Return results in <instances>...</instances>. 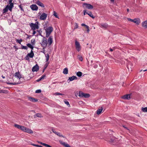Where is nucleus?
<instances>
[{
    "mask_svg": "<svg viewBox=\"0 0 147 147\" xmlns=\"http://www.w3.org/2000/svg\"><path fill=\"white\" fill-rule=\"evenodd\" d=\"M53 42V37L52 36H50L47 40L46 37H43L40 43L41 46L44 49L47 47H49L51 45Z\"/></svg>",
    "mask_w": 147,
    "mask_h": 147,
    "instance_id": "nucleus-1",
    "label": "nucleus"
},
{
    "mask_svg": "<svg viewBox=\"0 0 147 147\" xmlns=\"http://www.w3.org/2000/svg\"><path fill=\"white\" fill-rule=\"evenodd\" d=\"M13 0H9V3L8 5H6L5 8L3 9V13H5L9 10L10 11H11L12 8L14 7V4L12 2Z\"/></svg>",
    "mask_w": 147,
    "mask_h": 147,
    "instance_id": "nucleus-2",
    "label": "nucleus"
},
{
    "mask_svg": "<svg viewBox=\"0 0 147 147\" xmlns=\"http://www.w3.org/2000/svg\"><path fill=\"white\" fill-rule=\"evenodd\" d=\"M53 28L52 26H49L45 29L46 32V37H48L51 33L52 32Z\"/></svg>",
    "mask_w": 147,
    "mask_h": 147,
    "instance_id": "nucleus-3",
    "label": "nucleus"
},
{
    "mask_svg": "<svg viewBox=\"0 0 147 147\" xmlns=\"http://www.w3.org/2000/svg\"><path fill=\"white\" fill-rule=\"evenodd\" d=\"M38 22H36L35 23H31L30 24V26L31 29L33 30H35L36 29H38L39 27L38 25Z\"/></svg>",
    "mask_w": 147,
    "mask_h": 147,
    "instance_id": "nucleus-4",
    "label": "nucleus"
},
{
    "mask_svg": "<svg viewBox=\"0 0 147 147\" xmlns=\"http://www.w3.org/2000/svg\"><path fill=\"white\" fill-rule=\"evenodd\" d=\"M83 7L85 9H92L93 8V6L90 4L86 3H83Z\"/></svg>",
    "mask_w": 147,
    "mask_h": 147,
    "instance_id": "nucleus-5",
    "label": "nucleus"
},
{
    "mask_svg": "<svg viewBox=\"0 0 147 147\" xmlns=\"http://www.w3.org/2000/svg\"><path fill=\"white\" fill-rule=\"evenodd\" d=\"M14 126L15 127L23 131L24 132L25 131V130H26V127L22 126L19 125H18L17 124H15L14 125Z\"/></svg>",
    "mask_w": 147,
    "mask_h": 147,
    "instance_id": "nucleus-6",
    "label": "nucleus"
},
{
    "mask_svg": "<svg viewBox=\"0 0 147 147\" xmlns=\"http://www.w3.org/2000/svg\"><path fill=\"white\" fill-rule=\"evenodd\" d=\"M79 96L81 97H85L86 98H88L90 97V95L88 94L82 92H79Z\"/></svg>",
    "mask_w": 147,
    "mask_h": 147,
    "instance_id": "nucleus-7",
    "label": "nucleus"
},
{
    "mask_svg": "<svg viewBox=\"0 0 147 147\" xmlns=\"http://www.w3.org/2000/svg\"><path fill=\"white\" fill-rule=\"evenodd\" d=\"M75 45L77 50L78 52L80 51L81 49V47L79 42L77 40H76L75 41Z\"/></svg>",
    "mask_w": 147,
    "mask_h": 147,
    "instance_id": "nucleus-8",
    "label": "nucleus"
},
{
    "mask_svg": "<svg viewBox=\"0 0 147 147\" xmlns=\"http://www.w3.org/2000/svg\"><path fill=\"white\" fill-rule=\"evenodd\" d=\"M128 21H131L136 23L137 25H139L140 23V21L139 19H135L132 20L129 18H127Z\"/></svg>",
    "mask_w": 147,
    "mask_h": 147,
    "instance_id": "nucleus-9",
    "label": "nucleus"
},
{
    "mask_svg": "<svg viewBox=\"0 0 147 147\" xmlns=\"http://www.w3.org/2000/svg\"><path fill=\"white\" fill-rule=\"evenodd\" d=\"M47 14L45 13H42L40 16V19L41 20H44L46 19Z\"/></svg>",
    "mask_w": 147,
    "mask_h": 147,
    "instance_id": "nucleus-10",
    "label": "nucleus"
},
{
    "mask_svg": "<svg viewBox=\"0 0 147 147\" xmlns=\"http://www.w3.org/2000/svg\"><path fill=\"white\" fill-rule=\"evenodd\" d=\"M99 26L101 28L104 29H106L108 26V24L106 23L100 24Z\"/></svg>",
    "mask_w": 147,
    "mask_h": 147,
    "instance_id": "nucleus-11",
    "label": "nucleus"
},
{
    "mask_svg": "<svg viewBox=\"0 0 147 147\" xmlns=\"http://www.w3.org/2000/svg\"><path fill=\"white\" fill-rule=\"evenodd\" d=\"M31 9L33 11H37L38 10V7L35 4H32L30 7Z\"/></svg>",
    "mask_w": 147,
    "mask_h": 147,
    "instance_id": "nucleus-12",
    "label": "nucleus"
},
{
    "mask_svg": "<svg viewBox=\"0 0 147 147\" xmlns=\"http://www.w3.org/2000/svg\"><path fill=\"white\" fill-rule=\"evenodd\" d=\"M39 69V68L38 65L36 64L33 67L32 71L33 72L37 71Z\"/></svg>",
    "mask_w": 147,
    "mask_h": 147,
    "instance_id": "nucleus-13",
    "label": "nucleus"
},
{
    "mask_svg": "<svg viewBox=\"0 0 147 147\" xmlns=\"http://www.w3.org/2000/svg\"><path fill=\"white\" fill-rule=\"evenodd\" d=\"M14 76L16 78H18L19 79H20L22 78V76L19 71L16 72Z\"/></svg>",
    "mask_w": 147,
    "mask_h": 147,
    "instance_id": "nucleus-14",
    "label": "nucleus"
},
{
    "mask_svg": "<svg viewBox=\"0 0 147 147\" xmlns=\"http://www.w3.org/2000/svg\"><path fill=\"white\" fill-rule=\"evenodd\" d=\"M28 100L33 102H36L38 101V99L31 97H28Z\"/></svg>",
    "mask_w": 147,
    "mask_h": 147,
    "instance_id": "nucleus-15",
    "label": "nucleus"
},
{
    "mask_svg": "<svg viewBox=\"0 0 147 147\" xmlns=\"http://www.w3.org/2000/svg\"><path fill=\"white\" fill-rule=\"evenodd\" d=\"M24 132L30 134L33 133V131L31 129L27 127H26Z\"/></svg>",
    "mask_w": 147,
    "mask_h": 147,
    "instance_id": "nucleus-16",
    "label": "nucleus"
},
{
    "mask_svg": "<svg viewBox=\"0 0 147 147\" xmlns=\"http://www.w3.org/2000/svg\"><path fill=\"white\" fill-rule=\"evenodd\" d=\"M36 3L38 5L41 6L42 7L44 8L45 6L44 4L41 2L40 1L38 0L36 2Z\"/></svg>",
    "mask_w": 147,
    "mask_h": 147,
    "instance_id": "nucleus-17",
    "label": "nucleus"
},
{
    "mask_svg": "<svg viewBox=\"0 0 147 147\" xmlns=\"http://www.w3.org/2000/svg\"><path fill=\"white\" fill-rule=\"evenodd\" d=\"M59 142L65 147H71L69 144L65 143V142H63L61 141H59Z\"/></svg>",
    "mask_w": 147,
    "mask_h": 147,
    "instance_id": "nucleus-18",
    "label": "nucleus"
},
{
    "mask_svg": "<svg viewBox=\"0 0 147 147\" xmlns=\"http://www.w3.org/2000/svg\"><path fill=\"white\" fill-rule=\"evenodd\" d=\"M142 26L145 28H147V20L142 23Z\"/></svg>",
    "mask_w": 147,
    "mask_h": 147,
    "instance_id": "nucleus-19",
    "label": "nucleus"
},
{
    "mask_svg": "<svg viewBox=\"0 0 147 147\" xmlns=\"http://www.w3.org/2000/svg\"><path fill=\"white\" fill-rule=\"evenodd\" d=\"M122 98L124 99H129L130 98V94H126L122 96Z\"/></svg>",
    "mask_w": 147,
    "mask_h": 147,
    "instance_id": "nucleus-20",
    "label": "nucleus"
},
{
    "mask_svg": "<svg viewBox=\"0 0 147 147\" xmlns=\"http://www.w3.org/2000/svg\"><path fill=\"white\" fill-rule=\"evenodd\" d=\"M30 57L32 58L33 57L34 55V54L32 51L31 50V52L30 53H28L27 55Z\"/></svg>",
    "mask_w": 147,
    "mask_h": 147,
    "instance_id": "nucleus-21",
    "label": "nucleus"
},
{
    "mask_svg": "<svg viewBox=\"0 0 147 147\" xmlns=\"http://www.w3.org/2000/svg\"><path fill=\"white\" fill-rule=\"evenodd\" d=\"M78 79L75 76H73L72 77H69V80L70 81H71L74 80H77Z\"/></svg>",
    "mask_w": 147,
    "mask_h": 147,
    "instance_id": "nucleus-22",
    "label": "nucleus"
},
{
    "mask_svg": "<svg viewBox=\"0 0 147 147\" xmlns=\"http://www.w3.org/2000/svg\"><path fill=\"white\" fill-rule=\"evenodd\" d=\"M103 109L102 108V107H101L100 108L98 109L97 110V114L98 115L100 114L101 113Z\"/></svg>",
    "mask_w": 147,
    "mask_h": 147,
    "instance_id": "nucleus-23",
    "label": "nucleus"
},
{
    "mask_svg": "<svg viewBox=\"0 0 147 147\" xmlns=\"http://www.w3.org/2000/svg\"><path fill=\"white\" fill-rule=\"evenodd\" d=\"M68 68L66 67L63 69V73L64 74H67L68 73Z\"/></svg>",
    "mask_w": 147,
    "mask_h": 147,
    "instance_id": "nucleus-24",
    "label": "nucleus"
},
{
    "mask_svg": "<svg viewBox=\"0 0 147 147\" xmlns=\"http://www.w3.org/2000/svg\"><path fill=\"white\" fill-rule=\"evenodd\" d=\"M39 143H40L42 145L47 147H52L51 146L45 143H43L41 142H39Z\"/></svg>",
    "mask_w": 147,
    "mask_h": 147,
    "instance_id": "nucleus-25",
    "label": "nucleus"
},
{
    "mask_svg": "<svg viewBox=\"0 0 147 147\" xmlns=\"http://www.w3.org/2000/svg\"><path fill=\"white\" fill-rule=\"evenodd\" d=\"M23 5H24L22 4H21L18 5V7L20 8L21 10L23 11H24V9H23Z\"/></svg>",
    "mask_w": 147,
    "mask_h": 147,
    "instance_id": "nucleus-26",
    "label": "nucleus"
},
{
    "mask_svg": "<svg viewBox=\"0 0 147 147\" xmlns=\"http://www.w3.org/2000/svg\"><path fill=\"white\" fill-rule=\"evenodd\" d=\"M7 83L8 85H16L18 84H19L20 83H12V82H7Z\"/></svg>",
    "mask_w": 147,
    "mask_h": 147,
    "instance_id": "nucleus-27",
    "label": "nucleus"
},
{
    "mask_svg": "<svg viewBox=\"0 0 147 147\" xmlns=\"http://www.w3.org/2000/svg\"><path fill=\"white\" fill-rule=\"evenodd\" d=\"M45 56L46 58V61L48 62L49 59V55L48 54H45Z\"/></svg>",
    "mask_w": 147,
    "mask_h": 147,
    "instance_id": "nucleus-28",
    "label": "nucleus"
},
{
    "mask_svg": "<svg viewBox=\"0 0 147 147\" xmlns=\"http://www.w3.org/2000/svg\"><path fill=\"white\" fill-rule=\"evenodd\" d=\"M142 110L144 112H147V107L145 108L142 107Z\"/></svg>",
    "mask_w": 147,
    "mask_h": 147,
    "instance_id": "nucleus-29",
    "label": "nucleus"
},
{
    "mask_svg": "<svg viewBox=\"0 0 147 147\" xmlns=\"http://www.w3.org/2000/svg\"><path fill=\"white\" fill-rule=\"evenodd\" d=\"M82 73L80 71H78L77 73V76H78L79 77H81L82 76Z\"/></svg>",
    "mask_w": 147,
    "mask_h": 147,
    "instance_id": "nucleus-30",
    "label": "nucleus"
},
{
    "mask_svg": "<svg viewBox=\"0 0 147 147\" xmlns=\"http://www.w3.org/2000/svg\"><path fill=\"white\" fill-rule=\"evenodd\" d=\"M88 15L90 17H92L93 18H94V17L93 16L92 14V13L91 12H90L88 13Z\"/></svg>",
    "mask_w": 147,
    "mask_h": 147,
    "instance_id": "nucleus-31",
    "label": "nucleus"
},
{
    "mask_svg": "<svg viewBox=\"0 0 147 147\" xmlns=\"http://www.w3.org/2000/svg\"><path fill=\"white\" fill-rule=\"evenodd\" d=\"M16 42L17 43H18L20 44H21V42L22 41V40L21 39H20V40L18 39H16Z\"/></svg>",
    "mask_w": 147,
    "mask_h": 147,
    "instance_id": "nucleus-32",
    "label": "nucleus"
},
{
    "mask_svg": "<svg viewBox=\"0 0 147 147\" xmlns=\"http://www.w3.org/2000/svg\"><path fill=\"white\" fill-rule=\"evenodd\" d=\"M49 63H47L45 64V65L44 66V69L43 70V72L47 68V67L48 66Z\"/></svg>",
    "mask_w": 147,
    "mask_h": 147,
    "instance_id": "nucleus-33",
    "label": "nucleus"
},
{
    "mask_svg": "<svg viewBox=\"0 0 147 147\" xmlns=\"http://www.w3.org/2000/svg\"><path fill=\"white\" fill-rule=\"evenodd\" d=\"M31 145L32 146L37 147H42V146L38 145L35 144H31Z\"/></svg>",
    "mask_w": 147,
    "mask_h": 147,
    "instance_id": "nucleus-34",
    "label": "nucleus"
},
{
    "mask_svg": "<svg viewBox=\"0 0 147 147\" xmlns=\"http://www.w3.org/2000/svg\"><path fill=\"white\" fill-rule=\"evenodd\" d=\"M78 58L79 59L80 61H82L83 59V58L82 56H80V55H78Z\"/></svg>",
    "mask_w": 147,
    "mask_h": 147,
    "instance_id": "nucleus-35",
    "label": "nucleus"
},
{
    "mask_svg": "<svg viewBox=\"0 0 147 147\" xmlns=\"http://www.w3.org/2000/svg\"><path fill=\"white\" fill-rule=\"evenodd\" d=\"M36 116L38 117H39L40 118L42 117V115L40 113H36Z\"/></svg>",
    "mask_w": 147,
    "mask_h": 147,
    "instance_id": "nucleus-36",
    "label": "nucleus"
},
{
    "mask_svg": "<svg viewBox=\"0 0 147 147\" xmlns=\"http://www.w3.org/2000/svg\"><path fill=\"white\" fill-rule=\"evenodd\" d=\"M57 135L59 137L65 138V137L64 136H63L59 132L57 134Z\"/></svg>",
    "mask_w": 147,
    "mask_h": 147,
    "instance_id": "nucleus-37",
    "label": "nucleus"
},
{
    "mask_svg": "<svg viewBox=\"0 0 147 147\" xmlns=\"http://www.w3.org/2000/svg\"><path fill=\"white\" fill-rule=\"evenodd\" d=\"M24 59L26 60L29 61V60H30L29 57L27 55L26 56V57L24 58Z\"/></svg>",
    "mask_w": 147,
    "mask_h": 147,
    "instance_id": "nucleus-38",
    "label": "nucleus"
},
{
    "mask_svg": "<svg viewBox=\"0 0 147 147\" xmlns=\"http://www.w3.org/2000/svg\"><path fill=\"white\" fill-rule=\"evenodd\" d=\"M21 48L23 49H24L27 50L28 49V48L26 46H24L23 45L21 46Z\"/></svg>",
    "mask_w": 147,
    "mask_h": 147,
    "instance_id": "nucleus-39",
    "label": "nucleus"
},
{
    "mask_svg": "<svg viewBox=\"0 0 147 147\" xmlns=\"http://www.w3.org/2000/svg\"><path fill=\"white\" fill-rule=\"evenodd\" d=\"M55 94L57 95H63L64 94H62L59 92H57L55 93Z\"/></svg>",
    "mask_w": 147,
    "mask_h": 147,
    "instance_id": "nucleus-40",
    "label": "nucleus"
},
{
    "mask_svg": "<svg viewBox=\"0 0 147 147\" xmlns=\"http://www.w3.org/2000/svg\"><path fill=\"white\" fill-rule=\"evenodd\" d=\"M53 15L56 18H58V16L57 15L55 11H53Z\"/></svg>",
    "mask_w": 147,
    "mask_h": 147,
    "instance_id": "nucleus-41",
    "label": "nucleus"
},
{
    "mask_svg": "<svg viewBox=\"0 0 147 147\" xmlns=\"http://www.w3.org/2000/svg\"><path fill=\"white\" fill-rule=\"evenodd\" d=\"M52 131H53V132L55 133V134L57 135V134L59 132H58L56 131H55V130L54 129H52Z\"/></svg>",
    "mask_w": 147,
    "mask_h": 147,
    "instance_id": "nucleus-42",
    "label": "nucleus"
},
{
    "mask_svg": "<svg viewBox=\"0 0 147 147\" xmlns=\"http://www.w3.org/2000/svg\"><path fill=\"white\" fill-rule=\"evenodd\" d=\"M83 12H84V15H85V14L86 13L87 14H88V10H85L83 11Z\"/></svg>",
    "mask_w": 147,
    "mask_h": 147,
    "instance_id": "nucleus-43",
    "label": "nucleus"
},
{
    "mask_svg": "<svg viewBox=\"0 0 147 147\" xmlns=\"http://www.w3.org/2000/svg\"><path fill=\"white\" fill-rule=\"evenodd\" d=\"M41 92V91L40 90H37L36 91L35 93H40Z\"/></svg>",
    "mask_w": 147,
    "mask_h": 147,
    "instance_id": "nucleus-44",
    "label": "nucleus"
},
{
    "mask_svg": "<svg viewBox=\"0 0 147 147\" xmlns=\"http://www.w3.org/2000/svg\"><path fill=\"white\" fill-rule=\"evenodd\" d=\"M31 42V43L32 44V45H34L35 44V40H32Z\"/></svg>",
    "mask_w": 147,
    "mask_h": 147,
    "instance_id": "nucleus-45",
    "label": "nucleus"
},
{
    "mask_svg": "<svg viewBox=\"0 0 147 147\" xmlns=\"http://www.w3.org/2000/svg\"><path fill=\"white\" fill-rule=\"evenodd\" d=\"M27 46H28V47L30 48L32 46V45L31 44L29 43H28L26 44Z\"/></svg>",
    "mask_w": 147,
    "mask_h": 147,
    "instance_id": "nucleus-46",
    "label": "nucleus"
},
{
    "mask_svg": "<svg viewBox=\"0 0 147 147\" xmlns=\"http://www.w3.org/2000/svg\"><path fill=\"white\" fill-rule=\"evenodd\" d=\"M87 28V32L88 33H89L90 31V30L89 29V27L88 26H87L86 27Z\"/></svg>",
    "mask_w": 147,
    "mask_h": 147,
    "instance_id": "nucleus-47",
    "label": "nucleus"
},
{
    "mask_svg": "<svg viewBox=\"0 0 147 147\" xmlns=\"http://www.w3.org/2000/svg\"><path fill=\"white\" fill-rule=\"evenodd\" d=\"M37 31L39 33L40 35L42 37H43V36L41 34V33L42 32V31H41V30H38Z\"/></svg>",
    "mask_w": 147,
    "mask_h": 147,
    "instance_id": "nucleus-48",
    "label": "nucleus"
},
{
    "mask_svg": "<svg viewBox=\"0 0 147 147\" xmlns=\"http://www.w3.org/2000/svg\"><path fill=\"white\" fill-rule=\"evenodd\" d=\"M78 24L76 23H75V26H74V29H76L78 28Z\"/></svg>",
    "mask_w": 147,
    "mask_h": 147,
    "instance_id": "nucleus-49",
    "label": "nucleus"
},
{
    "mask_svg": "<svg viewBox=\"0 0 147 147\" xmlns=\"http://www.w3.org/2000/svg\"><path fill=\"white\" fill-rule=\"evenodd\" d=\"M131 63H129V64L127 65V68L128 69H129V67H130V68H131Z\"/></svg>",
    "mask_w": 147,
    "mask_h": 147,
    "instance_id": "nucleus-50",
    "label": "nucleus"
},
{
    "mask_svg": "<svg viewBox=\"0 0 147 147\" xmlns=\"http://www.w3.org/2000/svg\"><path fill=\"white\" fill-rule=\"evenodd\" d=\"M46 77L45 75H43L40 78L42 80L44 79Z\"/></svg>",
    "mask_w": 147,
    "mask_h": 147,
    "instance_id": "nucleus-51",
    "label": "nucleus"
},
{
    "mask_svg": "<svg viewBox=\"0 0 147 147\" xmlns=\"http://www.w3.org/2000/svg\"><path fill=\"white\" fill-rule=\"evenodd\" d=\"M65 103L67 105H70L69 102L67 101H65Z\"/></svg>",
    "mask_w": 147,
    "mask_h": 147,
    "instance_id": "nucleus-52",
    "label": "nucleus"
},
{
    "mask_svg": "<svg viewBox=\"0 0 147 147\" xmlns=\"http://www.w3.org/2000/svg\"><path fill=\"white\" fill-rule=\"evenodd\" d=\"M42 80V79H41V78L40 77V78H38V79L36 80V81L37 82H39V81H40V80Z\"/></svg>",
    "mask_w": 147,
    "mask_h": 147,
    "instance_id": "nucleus-53",
    "label": "nucleus"
},
{
    "mask_svg": "<svg viewBox=\"0 0 147 147\" xmlns=\"http://www.w3.org/2000/svg\"><path fill=\"white\" fill-rule=\"evenodd\" d=\"M115 49V47L113 48V49H112L111 48L110 49V51L111 52L113 51V50Z\"/></svg>",
    "mask_w": 147,
    "mask_h": 147,
    "instance_id": "nucleus-54",
    "label": "nucleus"
},
{
    "mask_svg": "<svg viewBox=\"0 0 147 147\" xmlns=\"http://www.w3.org/2000/svg\"><path fill=\"white\" fill-rule=\"evenodd\" d=\"M98 67V65L97 64H95L94 66V67L95 68H96Z\"/></svg>",
    "mask_w": 147,
    "mask_h": 147,
    "instance_id": "nucleus-55",
    "label": "nucleus"
},
{
    "mask_svg": "<svg viewBox=\"0 0 147 147\" xmlns=\"http://www.w3.org/2000/svg\"><path fill=\"white\" fill-rule=\"evenodd\" d=\"M81 26H85L86 27L87 26H88L85 24H81Z\"/></svg>",
    "mask_w": 147,
    "mask_h": 147,
    "instance_id": "nucleus-56",
    "label": "nucleus"
},
{
    "mask_svg": "<svg viewBox=\"0 0 147 147\" xmlns=\"http://www.w3.org/2000/svg\"><path fill=\"white\" fill-rule=\"evenodd\" d=\"M43 51H42V52L44 54H45V49H43Z\"/></svg>",
    "mask_w": 147,
    "mask_h": 147,
    "instance_id": "nucleus-57",
    "label": "nucleus"
},
{
    "mask_svg": "<svg viewBox=\"0 0 147 147\" xmlns=\"http://www.w3.org/2000/svg\"><path fill=\"white\" fill-rule=\"evenodd\" d=\"M36 33V32L35 31V30H33V35L35 34Z\"/></svg>",
    "mask_w": 147,
    "mask_h": 147,
    "instance_id": "nucleus-58",
    "label": "nucleus"
},
{
    "mask_svg": "<svg viewBox=\"0 0 147 147\" xmlns=\"http://www.w3.org/2000/svg\"><path fill=\"white\" fill-rule=\"evenodd\" d=\"M33 48H34V47L33 46L32 47L30 48H31V50H32H32L33 49Z\"/></svg>",
    "mask_w": 147,
    "mask_h": 147,
    "instance_id": "nucleus-59",
    "label": "nucleus"
},
{
    "mask_svg": "<svg viewBox=\"0 0 147 147\" xmlns=\"http://www.w3.org/2000/svg\"><path fill=\"white\" fill-rule=\"evenodd\" d=\"M2 78H3V79H4V78H5V76H3V75H2Z\"/></svg>",
    "mask_w": 147,
    "mask_h": 147,
    "instance_id": "nucleus-60",
    "label": "nucleus"
},
{
    "mask_svg": "<svg viewBox=\"0 0 147 147\" xmlns=\"http://www.w3.org/2000/svg\"><path fill=\"white\" fill-rule=\"evenodd\" d=\"M111 0V2H114V0Z\"/></svg>",
    "mask_w": 147,
    "mask_h": 147,
    "instance_id": "nucleus-61",
    "label": "nucleus"
},
{
    "mask_svg": "<svg viewBox=\"0 0 147 147\" xmlns=\"http://www.w3.org/2000/svg\"><path fill=\"white\" fill-rule=\"evenodd\" d=\"M127 11L128 12H129V9L128 8H127Z\"/></svg>",
    "mask_w": 147,
    "mask_h": 147,
    "instance_id": "nucleus-62",
    "label": "nucleus"
},
{
    "mask_svg": "<svg viewBox=\"0 0 147 147\" xmlns=\"http://www.w3.org/2000/svg\"><path fill=\"white\" fill-rule=\"evenodd\" d=\"M143 71H147V69H145V70H143Z\"/></svg>",
    "mask_w": 147,
    "mask_h": 147,
    "instance_id": "nucleus-63",
    "label": "nucleus"
},
{
    "mask_svg": "<svg viewBox=\"0 0 147 147\" xmlns=\"http://www.w3.org/2000/svg\"><path fill=\"white\" fill-rule=\"evenodd\" d=\"M81 1H84L85 0H81Z\"/></svg>",
    "mask_w": 147,
    "mask_h": 147,
    "instance_id": "nucleus-64",
    "label": "nucleus"
}]
</instances>
